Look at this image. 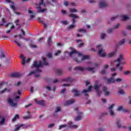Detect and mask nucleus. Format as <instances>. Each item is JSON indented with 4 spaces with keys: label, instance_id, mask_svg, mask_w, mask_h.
Masks as SVG:
<instances>
[{
    "label": "nucleus",
    "instance_id": "53",
    "mask_svg": "<svg viewBox=\"0 0 131 131\" xmlns=\"http://www.w3.org/2000/svg\"><path fill=\"white\" fill-rule=\"evenodd\" d=\"M31 116L30 115H29L28 116H26L24 117V119H29V118H31Z\"/></svg>",
    "mask_w": 131,
    "mask_h": 131
},
{
    "label": "nucleus",
    "instance_id": "29",
    "mask_svg": "<svg viewBox=\"0 0 131 131\" xmlns=\"http://www.w3.org/2000/svg\"><path fill=\"white\" fill-rule=\"evenodd\" d=\"M115 54H116L115 52L110 53L108 54L107 57L108 58H112V57H114V56H115Z\"/></svg>",
    "mask_w": 131,
    "mask_h": 131
},
{
    "label": "nucleus",
    "instance_id": "15",
    "mask_svg": "<svg viewBox=\"0 0 131 131\" xmlns=\"http://www.w3.org/2000/svg\"><path fill=\"white\" fill-rule=\"evenodd\" d=\"M25 128L26 126H25V125L23 124H18L17 125H15V128L14 129L15 131H17L20 129V128Z\"/></svg>",
    "mask_w": 131,
    "mask_h": 131
},
{
    "label": "nucleus",
    "instance_id": "35",
    "mask_svg": "<svg viewBox=\"0 0 131 131\" xmlns=\"http://www.w3.org/2000/svg\"><path fill=\"white\" fill-rule=\"evenodd\" d=\"M119 94H120V95H124L125 93H124V91L122 90L121 89L119 88V91H118Z\"/></svg>",
    "mask_w": 131,
    "mask_h": 131
},
{
    "label": "nucleus",
    "instance_id": "44",
    "mask_svg": "<svg viewBox=\"0 0 131 131\" xmlns=\"http://www.w3.org/2000/svg\"><path fill=\"white\" fill-rule=\"evenodd\" d=\"M14 42H15L16 45H17V47H21V44H20V43L17 40H14Z\"/></svg>",
    "mask_w": 131,
    "mask_h": 131
},
{
    "label": "nucleus",
    "instance_id": "10",
    "mask_svg": "<svg viewBox=\"0 0 131 131\" xmlns=\"http://www.w3.org/2000/svg\"><path fill=\"white\" fill-rule=\"evenodd\" d=\"M9 76L12 78H21L22 77V74L20 72H14L10 74Z\"/></svg>",
    "mask_w": 131,
    "mask_h": 131
},
{
    "label": "nucleus",
    "instance_id": "40",
    "mask_svg": "<svg viewBox=\"0 0 131 131\" xmlns=\"http://www.w3.org/2000/svg\"><path fill=\"white\" fill-rule=\"evenodd\" d=\"M5 57L6 56L5 55V52H4V51H2L0 58H5Z\"/></svg>",
    "mask_w": 131,
    "mask_h": 131
},
{
    "label": "nucleus",
    "instance_id": "49",
    "mask_svg": "<svg viewBox=\"0 0 131 131\" xmlns=\"http://www.w3.org/2000/svg\"><path fill=\"white\" fill-rule=\"evenodd\" d=\"M31 9V8H29L28 9V13H29V14H34L33 11L30 10Z\"/></svg>",
    "mask_w": 131,
    "mask_h": 131
},
{
    "label": "nucleus",
    "instance_id": "27",
    "mask_svg": "<svg viewBox=\"0 0 131 131\" xmlns=\"http://www.w3.org/2000/svg\"><path fill=\"white\" fill-rule=\"evenodd\" d=\"M19 22H20V20H19L18 19H17L14 21V23L15 25L16 26H18L19 27H20L21 25V24L19 23Z\"/></svg>",
    "mask_w": 131,
    "mask_h": 131
},
{
    "label": "nucleus",
    "instance_id": "1",
    "mask_svg": "<svg viewBox=\"0 0 131 131\" xmlns=\"http://www.w3.org/2000/svg\"><path fill=\"white\" fill-rule=\"evenodd\" d=\"M42 60L43 63L41 61H39L38 64L37 62L34 61L33 65L31 66V68H37L35 71L30 72L28 75H32V74H35L36 77H39V74H37L36 73L41 72V70L39 69V67H43L44 66H48L49 65V62L47 61L46 58L42 57Z\"/></svg>",
    "mask_w": 131,
    "mask_h": 131
},
{
    "label": "nucleus",
    "instance_id": "56",
    "mask_svg": "<svg viewBox=\"0 0 131 131\" xmlns=\"http://www.w3.org/2000/svg\"><path fill=\"white\" fill-rule=\"evenodd\" d=\"M117 18V16L113 17L111 18V21H114Z\"/></svg>",
    "mask_w": 131,
    "mask_h": 131
},
{
    "label": "nucleus",
    "instance_id": "34",
    "mask_svg": "<svg viewBox=\"0 0 131 131\" xmlns=\"http://www.w3.org/2000/svg\"><path fill=\"white\" fill-rule=\"evenodd\" d=\"M67 126V125L66 124H64L63 125H60L59 126L58 129H62V128H64Z\"/></svg>",
    "mask_w": 131,
    "mask_h": 131
},
{
    "label": "nucleus",
    "instance_id": "51",
    "mask_svg": "<svg viewBox=\"0 0 131 131\" xmlns=\"http://www.w3.org/2000/svg\"><path fill=\"white\" fill-rule=\"evenodd\" d=\"M59 54H61V51L58 50L56 53H55V56H58Z\"/></svg>",
    "mask_w": 131,
    "mask_h": 131
},
{
    "label": "nucleus",
    "instance_id": "12",
    "mask_svg": "<svg viewBox=\"0 0 131 131\" xmlns=\"http://www.w3.org/2000/svg\"><path fill=\"white\" fill-rule=\"evenodd\" d=\"M97 49H98V55L100 56V57H105L106 56V53H103L102 54V52H103V48H102V45H99L96 47Z\"/></svg>",
    "mask_w": 131,
    "mask_h": 131
},
{
    "label": "nucleus",
    "instance_id": "14",
    "mask_svg": "<svg viewBox=\"0 0 131 131\" xmlns=\"http://www.w3.org/2000/svg\"><path fill=\"white\" fill-rule=\"evenodd\" d=\"M122 60H123V55H122V54H120L119 58L117 59V61L118 63L116 64V67H119V65L123 64L122 62H121Z\"/></svg>",
    "mask_w": 131,
    "mask_h": 131
},
{
    "label": "nucleus",
    "instance_id": "32",
    "mask_svg": "<svg viewBox=\"0 0 131 131\" xmlns=\"http://www.w3.org/2000/svg\"><path fill=\"white\" fill-rule=\"evenodd\" d=\"M47 42H48V44L49 45V46H51L52 45V37H49Z\"/></svg>",
    "mask_w": 131,
    "mask_h": 131
},
{
    "label": "nucleus",
    "instance_id": "57",
    "mask_svg": "<svg viewBox=\"0 0 131 131\" xmlns=\"http://www.w3.org/2000/svg\"><path fill=\"white\" fill-rule=\"evenodd\" d=\"M31 48H32L33 49H35L37 48V46L36 45H33L32 44L31 45Z\"/></svg>",
    "mask_w": 131,
    "mask_h": 131
},
{
    "label": "nucleus",
    "instance_id": "63",
    "mask_svg": "<svg viewBox=\"0 0 131 131\" xmlns=\"http://www.w3.org/2000/svg\"><path fill=\"white\" fill-rule=\"evenodd\" d=\"M41 5H43V0H40L39 3V5L41 6Z\"/></svg>",
    "mask_w": 131,
    "mask_h": 131
},
{
    "label": "nucleus",
    "instance_id": "59",
    "mask_svg": "<svg viewBox=\"0 0 131 131\" xmlns=\"http://www.w3.org/2000/svg\"><path fill=\"white\" fill-rule=\"evenodd\" d=\"M123 112L125 113H127V112H128V110H126V109H123V111H122Z\"/></svg>",
    "mask_w": 131,
    "mask_h": 131
},
{
    "label": "nucleus",
    "instance_id": "16",
    "mask_svg": "<svg viewBox=\"0 0 131 131\" xmlns=\"http://www.w3.org/2000/svg\"><path fill=\"white\" fill-rule=\"evenodd\" d=\"M69 17H70V18H73V19H72V24H74V23H75L76 22L75 19L76 18L78 19L79 18L78 16L73 14H69Z\"/></svg>",
    "mask_w": 131,
    "mask_h": 131
},
{
    "label": "nucleus",
    "instance_id": "21",
    "mask_svg": "<svg viewBox=\"0 0 131 131\" xmlns=\"http://www.w3.org/2000/svg\"><path fill=\"white\" fill-rule=\"evenodd\" d=\"M72 93L74 94V96H75V97H78V96L80 95V93H79L78 91L76 89H73L72 90Z\"/></svg>",
    "mask_w": 131,
    "mask_h": 131
},
{
    "label": "nucleus",
    "instance_id": "18",
    "mask_svg": "<svg viewBox=\"0 0 131 131\" xmlns=\"http://www.w3.org/2000/svg\"><path fill=\"white\" fill-rule=\"evenodd\" d=\"M20 58L23 60V62L21 63L22 65H25V63H28V62H29V61H31V58H29L28 59L26 60V61H25V57H24L23 55H20Z\"/></svg>",
    "mask_w": 131,
    "mask_h": 131
},
{
    "label": "nucleus",
    "instance_id": "36",
    "mask_svg": "<svg viewBox=\"0 0 131 131\" xmlns=\"http://www.w3.org/2000/svg\"><path fill=\"white\" fill-rule=\"evenodd\" d=\"M70 13H76L77 12V9L74 8V9H70Z\"/></svg>",
    "mask_w": 131,
    "mask_h": 131
},
{
    "label": "nucleus",
    "instance_id": "42",
    "mask_svg": "<svg viewBox=\"0 0 131 131\" xmlns=\"http://www.w3.org/2000/svg\"><path fill=\"white\" fill-rule=\"evenodd\" d=\"M37 20L38 22H40V23H42V24L44 23L43 20L41 19L40 17H38Z\"/></svg>",
    "mask_w": 131,
    "mask_h": 131
},
{
    "label": "nucleus",
    "instance_id": "43",
    "mask_svg": "<svg viewBox=\"0 0 131 131\" xmlns=\"http://www.w3.org/2000/svg\"><path fill=\"white\" fill-rule=\"evenodd\" d=\"M128 103L129 104V105H131V96L128 97Z\"/></svg>",
    "mask_w": 131,
    "mask_h": 131
},
{
    "label": "nucleus",
    "instance_id": "5",
    "mask_svg": "<svg viewBox=\"0 0 131 131\" xmlns=\"http://www.w3.org/2000/svg\"><path fill=\"white\" fill-rule=\"evenodd\" d=\"M20 97L19 96H16L15 98L13 100L11 98H9L8 99V102L10 106L12 107H17V100H19Z\"/></svg>",
    "mask_w": 131,
    "mask_h": 131
},
{
    "label": "nucleus",
    "instance_id": "22",
    "mask_svg": "<svg viewBox=\"0 0 131 131\" xmlns=\"http://www.w3.org/2000/svg\"><path fill=\"white\" fill-rule=\"evenodd\" d=\"M35 102L38 105H41V106H44L45 105V101L43 100H38L37 99H35Z\"/></svg>",
    "mask_w": 131,
    "mask_h": 131
},
{
    "label": "nucleus",
    "instance_id": "2",
    "mask_svg": "<svg viewBox=\"0 0 131 131\" xmlns=\"http://www.w3.org/2000/svg\"><path fill=\"white\" fill-rule=\"evenodd\" d=\"M76 54L78 55V58L75 57L74 58V61L76 63H81L82 61L84 60H89L90 59V56L89 55H83L81 53H78L76 50H73L69 53V55L71 57L72 56H75Z\"/></svg>",
    "mask_w": 131,
    "mask_h": 131
},
{
    "label": "nucleus",
    "instance_id": "4",
    "mask_svg": "<svg viewBox=\"0 0 131 131\" xmlns=\"http://www.w3.org/2000/svg\"><path fill=\"white\" fill-rule=\"evenodd\" d=\"M85 85L86 86H87L88 90H83L82 91V94H83L84 96H89V93H91V92L93 91V90H92V89H93V86L91 84V83L90 82L86 83Z\"/></svg>",
    "mask_w": 131,
    "mask_h": 131
},
{
    "label": "nucleus",
    "instance_id": "55",
    "mask_svg": "<svg viewBox=\"0 0 131 131\" xmlns=\"http://www.w3.org/2000/svg\"><path fill=\"white\" fill-rule=\"evenodd\" d=\"M119 25H120V24H117V25L114 26V29H117V28H118V27H119Z\"/></svg>",
    "mask_w": 131,
    "mask_h": 131
},
{
    "label": "nucleus",
    "instance_id": "60",
    "mask_svg": "<svg viewBox=\"0 0 131 131\" xmlns=\"http://www.w3.org/2000/svg\"><path fill=\"white\" fill-rule=\"evenodd\" d=\"M6 2H7V3H9L10 4H12V5H14V3H13V2L11 1L10 0H6Z\"/></svg>",
    "mask_w": 131,
    "mask_h": 131
},
{
    "label": "nucleus",
    "instance_id": "24",
    "mask_svg": "<svg viewBox=\"0 0 131 131\" xmlns=\"http://www.w3.org/2000/svg\"><path fill=\"white\" fill-rule=\"evenodd\" d=\"M5 122H6V119L4 117H2V116L0 115V125H4Z\"/></svg>",
    "mask_w": 131,
    "mask_h": 131
},
{
    "label": "nucleus",
    "instance_id": "45",
    "mask_svg": "<svg viewBox=\"0 0 131 131\" xmlns=\"http://www.w3.org/2000/svg\"><path fill=\"white\" fill-rule=\"evenodd\" d=\"M116 123H117V125L119 127H121V124H120V122L119 121H117Z\"/></svg>",
    "mask_w": 131,
    "mask_h": 131
},
{
    "label": "nucleus",
    "instance_id": "58",
    "mask_svg": "<svg viewBox=\"0 0 131 131\" xmlns=\"http://www.w3.org/2000/svg\"><path fill=\"white\" fill-rule=\"evenodd\" d=\"M89 3L90 4H94V3H96V1H95V0H89Z\"/></svg>",
    "mask_w": 131,
    "mask_h": 131
},
{
    "label": "nucleus",
    "instance_id": "7",
    "mask_svg": "<svg viewBox=\"0 0 131 131\" xmlns=\"http://www.w3.org/2000/svg\"><path fill=\"white\" fill-rule=\"evenodd\" d=\"M103 79L105 80V81H107V82H114V81H117V82H121V81H122V79L119 78H117L116 80H114L113 77L108 78L106 77H103Z\"/></svg>",
    "mask_w": 131,
    "mask_h": 131
},
{
    "label": "nucleus",
    "instance_id": "61",
    "mask_svg": "<svg viewBox=\"0 0 131 131\" xmlns=\"http://www.w3.org/2000/svg\"><path fill=\"white\" fill-rule=\"evenodd\" d=\"M126 29H127V30H130V29H131V26H129V25L127 26H126Z\"/></svg>",
    "mask_w": 131,
    "mask_h": 131
},
{
    "label": "nucleus",
    "instance_id": "50",
    "mask_svg": "<svg viewBox=\"0 0 131 131\" xmlns=\"http://www.w3.org/2000/svg\"><path fill=\"white\" fill-rule=\"evenodd\" d=\"M72 84L71 83L64 84L62 85V86H71Z\"/></svg>",
    "mask_w": 131,
    "mask_h": 131
},
{
    "label": "nucleus",
    "instance_id": "3",
    "mask_svg": "<svg viewBox=\"0 0 131 131\" xmlns=\"http://www.w3.org/2000/svg\"><path fill=\"white\" fill-rule=\"evenodd\" d=\"M46 80L47 82H63L65 81L67 82H73V81H74V78L71 77H68L65 79L60 80L58 79H53L51 78H47Z\"/></svg>",
    "mask_w": 131,
    "mask_h": 131
},
{
    "label": "nucleus",
    "instance_id": "19",
    "mask_svg": "<svg viewBox=\"0 0 131 131\" xmlns=\"http://www.w3.org/2000/svg\"><path fill=\"white\" fill-rule=\"evenodd\" d=\"M68 125L70 128H77L78 125L73 124V122L69 121L68 122Z\"/></svg>",
    "mask_w": 131,
    "mask_h": 131
},
{
    "label": "nucleus",
    "instance_id": "39",
    "mask_svg": "<svg viewBox=\"0 0 131 131\" xmlns=\"http://www.w3.org/2000/svg\"><path fill=\"white\" fill-rule=\"evenodd\" d=\"M60 111H61V107L57 106L56 108L55 112L58 113V112H60Z\"/></svg>",
    "mask_w": 131,
    "mask_h": 131
},
{
    "label": "nucleus",
    "instance_id": "48",
    "mask_svg": "<svg viewBox=\"0 0 131 131\" xmlns=\"http://www.w3.org/2000/svg\"><path fill=\"white\" fill-rule=\"evenodd\" d=\"M100 73H101V74H102L103 75H104V74H106V70H102L100 72Z\"/></svg>",
    "mask_w": 131,
    "mask_h": 131
},
{
    "label": "nucleus",
    "instance_id": "52",
    "mask_svg": "<svg viewBox=\"0 0 131 131\" xmlns=\"http://www.w3.org/2000/svg\"><path fill=\"white\" fill-rule=\"evenodd\" d=\"M113 32V29H108L107 30L108 33H112Z\"/></svg>",
    "mask_w": 131,
    "mask_h": 131
},
{
    "label": "nucleus",
    "instance_id": "64",
    "mask_svg": "<svg viewBox=\"0 0 131 131\" xmlns=\"http://www.w3.org/2000/svg\"><path fill=\"white\" fill-rule=\"evenodd\" d=\"M64 6H68V2L67 1H66L64 2Z\"/></svg>",
    "mask_w": 131,
    "mask_h": 131
},
{
    "label": "nucleus",
    "instance_id": "37",
    "mask_svg": "<svg viewBox=\"0 0 131 131\" xmlns=\"http://www.w3.org/2000/svg\"><path fill=\"white\" fill-rule=\"evenodd\" d=\"M60 23H61V24H63V25H68V21L62 20V21H61Z\"/></svg>",
    "mask_w": 131,
    "mask_h": 131
},
{
    "label": "nucleus",
    "instance_id": "46",
    "mask_svg": "<svg viewBox=\"0 0 131 131\" xmlns=\"http://www.w3.org/2000/svg\"><path fill=\"white\" fill-rule=\"evenodd\" d=\"M105 36H106V34L102 33L101 35V39H104L105 38Z\"/></svg>",
    "mask_w": 131,
    "mask_h": 131
},
{
    "label": "nucleus",
    "instance_id": "62",
    "mask_svg": "<svg viewBox=\"0 0 131 131\" xmlns=\"http://www.w3.org/2000/svg\"><path fill=\"white\" fill-rule=\"evenodd\" d=\"M47 57H48V58H52V54L51 53H49L47 54Z\"/></svg>",
    "mask_w": 131,
    "mask_h": 131
},
{
    "label": "nucleus",
    "instance_id": "38",
    "mask_svg": "<svg viewBox=\"0 0 131 131\" xmlns=\"http://www.w3.org/2000/svg\"><path fill=\"white\" fill-rule=\"evenodd\" d=\"M78 32H81L82 31L84 33H86V30L82 29H78Z\"/></svg>",
    "mask_w": 131,
    "mask_h": 131
},
{
    "label": "nucleus",
    "instance_id": "26",
    "mask_svg": "<svg viewBox=\"0 0 131 131\" xmlns=\"http://www.w3.org/2000/svg\"><path fill=\"white\" fill-rule=\"evenodd\" d=\"M56 72L58 75H62L63 74V70L61 69H57Z\"/></svg>",
    "mask_w": 131,
    "mask_h": 131
},
{
    "label": "nucleus",
    "instance_id": "23",
    "mask_svg": "<svg viewBox=\"0 0 131 131\" xmlns=\"http://www.w3.org/2000/svg\"><path fill=\"white\" fill-rule=\"evenodd\" d=\"M74 102H75V100H74V99H70L69 100L67 101L64 105L66 106H68L69 105H71V104H73Z\"/></svg>",
    "mask_w": 131,
    "mask_h": 131
},
{
    "label": "nucleus",
    "instance_id": "20",
    "mask_svg": "<svg viewBox=\"0 0 131 131\" xmlns=\"http://www.w3.org/2000/svg\"><path fill=\"white\" fill-rule=\"evenodd\" d=\"M53 85H54V84L48 85L47 86H46V89H47V90H48V91H52V90L53 92H55V86L52 88Z\"/></svg>",
    "mask_w": 131,
    "mask_h": 131
},
{
    "label": "nucleus",
    "instance_id": "13",
    "mask_svg": "<svg viewBox=\"0 0 131 131\" xmlns=\"http://www.w3.org/2000/svg\"><path fill=\"white\" fill-rule=\"evenodd\" d=\"M102 91L104 93V96H110L111 95V93H110V92H109V90H108V88H107V87L106 86H103L102 88Z\"/></svg>",
    "mask_w": 131,
    "mask_h": 131
},
{
    "label": "nucleus",
    "instance_id": "31",
    "mask_svg": "<svg viewBox=\"0 0 131 131\" xmlns=\"http://www.w3.org/2000/svg\"><path fill=\"white\" fill-rule=\"evenodd\" d=\"M131 72L130 71H126L123 72V75L126 76L130 75Z\"/></svg>",
    "mask_w": 131,
    "mask_h": 131
},
{
    "label": "nucleus",
    "instance_id": "30",
    "mask_svg": "<svg viewBox=\"0 0 131 131\" xmlns=\"http://www.w3.org/2000/svg\"><path fill=\"white\" fill-rule=\"evenodd\" d=\"M123 106L119 105L116 110L117 111H123Z\"/></svg>",
    "mask_w": 131,
    "mask_h": 131
},
{
    "label": "nucleus",
    "instance_id": "9",
    "mask_svg": "<svg viewBox=\"0 0 131 131\" xmlns=\"http://www.w3.org/2000/svg\"><path fill=\"white\" fill-rule=\"evenodd\" d=\"M101 86H102V85L100 84V83H96L94 86V88L96 91L98 96H100V95L102 94V91H100V88H101Z\"/></svg>",
    "mask_w": 131,
    "mask_h": 131
},
{
    "label": "nucleus",
    "instance_id": "41",
    "mask_svg": "<svg viewBox=\"0 0 131 131\" xmlns=\"http://www.w3.org/2000/svg\"><path fill=\"white\" fill-rule=\"evenodd\" d=\"M55 126V124H50L48 125V128H52Z\"/></svg>",
    "mask_w": 131,
    "mask_h": 131
},
{
    "label": "nucleus",
    "instance_id": "28",
    "mask_svg": "<svg viewBox=\"0 0 131 131\" xmlns=\"http://www.w3.org/2000/svg\"><path fill=\"white\" fill-rule=\"evenodd\" d=\"M122 20L123 21H125L126 20H128L129 19V17L127 16V15H123L121 16Z\"/></svg>",
    "mask_w": 131,
    "mask_h": 131
},
{
    "label": "nucleus",
    "instance_id": "11",
    "mask_svg": "<svg viewBox=\"0 0 131 131\" xmlns=\"http://www.w3.org/2000/svg\"><path fill=\"white\" fill-rule=\"evenodd\" d=\"M115 104H113L110 105L108 107V113L111 116H115V113L113 110V108L114 107Z\"/></svg>",
    "mask_w": 131,
    "mask_h": 131
},
{
    "label": "nucleus",
    "instance_id": "17",
    "mask_svg": "<svg viewBox=\"0 0 131 131\" xmlns=\"http://www.w3.org/2000/svg\"><path fill=\"white\" fill-rule=\"evenodd\" d=\"M98 5L100 8H106V7H108V4L104 1H100L99 2Z\"/></svg>",
    "mask_w": 131,
    "mask_h": 131
},
{
    "label": "nucleus",
    "instance_id": "33",
    "mask_svg": "<svg viewBox=\"0 0 131 131\" xmlns=\"http://www.w3.org/2000/svg\"><path fill=\"white\" fill-rule=\"evenodd\" d=\"M17 119H19V116L18 115H16L15 117L13 118L12 121L13 122H15Z\"/></svg>",
    "mask_w": 131,
    "mask_h": 131
},
{
    "label": "nucleus",
    "instance_id": "54",
    "mask_svg": "<svg viewBox=\"0 0 131 131\" xmlns=\"http://www.w3.org/2000/svg\"><path fill=\"white\" fill-rule=\"evenodd\" d=\"M10 8H11V9L13 10V11H15V10H16V8L15 7V6H14V5H11Z\"/></svg>",
    "mask_w": 131,
    "mask_h": 131
},
{
    "label": "nucleus",
    "instance_id": "47",
    "mask_svg": "<svg viewBox=\"0 0 131 131\" xmlns=\"http://www.w3.org/2000/svg\"><path fill=\"white\" fill-rule=\"evenodd\" d=\"M74 26H75L74 25H71L69 26V27L68 28V29H72L74 28Z\"/></svg>",
    "mask_w": 131,
    "mask_h": 131
},
{
    "label": "nucleus",
    "instance_id": "6",
    "mask_svg": "<svg viewBox=\"0 0 131 131\" xmlns=\"http://www.w3.org/2000/svg\"><path fill=\"white\" fill-rule=\"evenodd\" d=\"M94 69L95 68L88 67L85 68L82 67H76L74 68V70H77V71H84V70H88V71H92V73H95V71H94Z\"/></svg>",
    "mask_w": 131,
    "mask_h": 131
},
{
    "label": "nucleus",
    "instance_id": "8",
    "mask_svg": "<svg viewBox=\"0 0 131 131\" xmlns=\"http://www.w3.org/2000/svg\"><path fill=\"white\" fill-rule=\"evenodd\" d=\"M75 111H77V113L78 116L75 118V121H78V120H80L81 118H82V113L79 111V109L78 107H75L74 109Z\"/></svg>",
    "mask_w": 131,
    "mask_h": 131
},
{
    "label": "nucleus",
    "instance_id": "25",
    "mask_svg": "<svg viewBox=\"0 0 131 131\" xmlns=\"http://www.w3.org/2000/svg\"><path fill=\"white\" fill-rule=\"evenodd\" d=\"M125 39H122L118 43V46H123V45H125Z\"/></svg>",
    "mask_w": 131,
    "mask_h": 131
}]
</instances>
